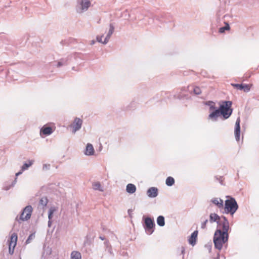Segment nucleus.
<instances>
[{"mask_svg": "<svg viewBox=\"0 0 259 259\" xmlns=\"http://www.w3.org/2000/svg\"><path fill=\"white\" fill-rule=\"evenodd\" d=\"M232 102L230 101H223L220 105L219 108L211 111L208 116V119L212 121H217L218 117L222 116L224 119H227L230 117L233 112L231 108Z\"/></svg>", "mask_w": 259, "mask_h": 259, "instance_id": "obj_1", "label": "nucleus"}, {"mask_svg": "<svg viewBox=\"0 0 259 259\" xmlns=\"http://www.w3.org/2000/svg\"><path fill=\"white\" fill-rule=\"evenodd\" d=\"M228 231L217 229L213 238L215 248L221 250L223 244L228 242Z\"/></svg>", "mask_w": 259, "mask_h": 259, "instance_id": "obj_2", "label": "nucleus"}, {"mask_svg": "<svg viewBox=\"0 0 259 259\" xmlns=\"http://www.w3.org/2000/svg\"><path fill=\"white\" fill-rule=\"evenodd\" d=\"M227 197L229 199L225 201V213L233 215L237 210L238 205L234 198L230 196H227Z\"/></svg>", "mask_w": 259, "mask_h": 259, "instance_id": "obj_3", "label": "nucleus"}, {"mask_svg": "<svg viewBox=\"0 0 259 259\" xmlns=\"http://www.w3.org/2000/svg\"><path fill=\"white\" fill-rule=\"evenodd\" d=\"M143 226L147 234L151 235L154 231L155 226L154 219L144 215L142 218Z\"/></svg>", "mask_w": 259, "mask_h": 259, "instance_id": "obj_4", "label": "nucleus"}, {"mask_svg": "<svg viewBox=\"0 0 259 259\" xmlns=\"http://www.w3.org/2000/svg\"><path fill=\"white\" fill-rule=\"evenodd\" d=\"M33 208L31 205H27L23 208L19 217L18 216L16 218L15 221L19 223H21L23 221L28 220L32 214Z\"/></svg>", "mask_w": 259, "mask_h": 259, "instance_id": "obj_5", "label": "nucleus"}, {"mask_svg": "<svg viewBox=\"0 0 259 259\" xmlns=\"http://www.w3.org/2000/svg\"><path fill=\"white\" fill-rule=\"evenodd\" d=\"M76 7V12L79 13L87 11L91 5L89 0H77Z\"/></svg>", "mask_w": 259, "mask_h": 259, "instance_id": "obj_6", "label": "nucleus"}, {"mask_svg": "<svg viewBox=\"0 0 259 259\" xmlns=\"http://www.w3.org/2000/svg\"><path fill=\"white\" fill-rule=\"evenodd\" d=\"M231 85L237 90L243 91L244 92L247 93L250 90V88L252 84L244 83H231Z\"/></svg>", "mask_w": 259, "mask_h": 259, "instance_id": "obj_7", "label": "nucleus"}, {"mask_svg": "<svg viewBox=\"0 0 259 259\" xmlns=\"http://www.w3.org/2000/svg\"><path fill=\"white\" fill-rule=\"evenodd\" d=\"M240 117H238L235 123V131H234V134H235V137L236 140L237 141H239L240 140Z\"/></svg>", "mask_w": 259, "mask_h": 259, "instance_id": "obj_8", "label": "nucleus"}, {"mask_svg": "<svg viewBox=\"0 0 259 259\" xmlns=\"http://www.w3.org/2000/svg\"><path fill=\"white\" fill-rule=\"evenodd\" d=\"M82 124V120L79 118H75L74 121L72 124V132L75 133L77 131L80 129Z\"/></svg>", "mask_w": 259, "mask_h": 259, "instance_id": "obj_9", "label": "nucleus"}, {"mask_svg": "<svg viewBox=\"0 0 259 259\" xmlns=\"http://www.w3.org/2000/svg\"><path fill=\"white\" fill-rule=\"evenodd\" d=\"M221 217L219 226L222 227V230L229 231L230 229L229 223L227 218L224 215Z\"/></svg>", "mask_w": 259, "mask_h": 259, "instance_id": "obj_10", "label": "nucleus"}, {"mask_svg": "<svg viewBox=\"0 0 259 259\" xmlns=\"http://www.w3.org/2000/svg\"><path fill=\"white\" fill-rule=\"evenodd\" d=\"M198 234V230H195L191 234L190 236L188 238V242L192 246H195L196 244Z\"/></svg>", "mask_w": 259, "mask_h": 259, "instance_id": "obj_11", "label": "nucleus"}, {"mask_svg": "<svg viewBox=\"0 0 259 259\" xmlns=\"http://www.w3.org/2000/svg\"><path fill=\"white\" fill-rule=\"evenodd\" d=\"M158 194V190L156 187H152L147 191V195L150 198H155Z\"/></svg>", "mask_w": 259, "mask_h": 259, "instance_id": "obj_12", "label": "nucleus"}, {"mask_svg": "<svg viewBox=\"0 0 259 259\" xmlns=\"http://www.w3.org/2000/svg\"><path fill=\"white\" fill-rule=\"evenodd\" d=\"M53 132V130L52 127L47 125H44L40 131V134H43L45 136H49L52 134Z\"/></svg>", "mask_w": 259, "mask_h": 259, "instance_id": "obj_13", "label": "nucleus"}, {"mask_svg": "<svg viewBox=\"0 0 259 259\" xmlns=\"http://www.w3.org/2000/svg\"><path fill=\"white\" fill-rule=\"evenodd\" d=\"M114 25L112 23H110L109 25V30L105 38L104 39V40L103 41V44H106L109 41L111 36L114 32Z\"/></svg>", "mask_w": 259, "mask_h": 259, "instance_id": "obj_14", "label": "nucleus"}, {"mask_svg": "<svg viewBox=\"0 0 259 259\" xmlns=\"http://www.w3.org/2000/svg\"><path fill=\"white\" fill-rule=\"evenodd\" d=\"M221 217L217 213H211L209 215V222L211 223L216 222L218 226L220 225Z\"/></svg>", "mask_w": 259, "mask_h": 259, "instance_id": "obj_15", "label": "nucleus"}, {"mask_svg": "<svg viewBox=\"0 0 259 259\" xmlns=\"http://www.w3.org/2000/svg\"><path fill=\"white\" fill-rule=\"evenodd\" d=\"M95 152L94 148L91 144L88 143L85 148L84 154L86 155H93Z\"/></svg>", "mask_w": 259, "mask_h": 259, "instance_id": "obj_16", "label": "nucleus"}, {"mask_svg": "<svg viewBox=\"0 0 259 259\" xmlns=\"http://www.w3.org/2000/svg\"><path fill=\"white\" fill-rule=\"evenodd\" d=\"M211 202L217 205L218 208H223L224 206V201L221 198H215L211 200Z\"/></svg>", "mask_w": 259, "mask_h": 259, "instance_id": "obj_17", "label": "nucleus"}, {"mask_svg": "<svg viewBox=\"0 0 259 259\" xmlns=\"http://www.w3.org/2000/svg\"><path fill=\"white\" fill-rule=\"evenodd\" d=\"M18 236L16 233H13L10 237V239L8 240L9 244L14 245L16 246Z\"/></svg>", "mask_w": 259, "mask_h": 259, "instance_id": "obj_18", "label": "nucleus"}, {"mask_svg": "<svg viewBox=\"0 0 259 259\" xmlns=\"http://www.w3.org/2000/svg\"><path fill=\"white\" fill-rule=\"evenodd\" d=\"M126 191L129 194H133L136 191V187L133 184H128L126 187Z\"/></svg>", "mask_w": 259, "mask_h": 259, "instance_id": "obj_19", "label": "nucleus"}, {"mask_svg": "<svg viewBox=\"0 0 259 259\" xmlns=\"http://www.w3.org/2000/svg\"><path fill=\"white\" fill-rule=\"evenodd\" d=\"M48 203V199L46 196L42 197L39 201V206H41L42 208L46 206Z\"/></svg>", "mask_w": 259, "mask_h": 259, "instance_id": "obj_20", "label": "nucleus"}, {"mask_svg": "<svg viewBox=\"0 0 259 259\" xmlns=\"http://www.w3.org/2000/svg\"><path fill=\"white\" fill-rule=\"evenodd\" d=\"M157 225L160 227H163L165 225V219L163 215H159L156 220Z\"/></svg>", "mask_w": 259, "mask_h": 259, "instance_id": "obj_21", "label": "nucleus"}, {"mask_svg": "<svg viewBox=\"0 0 259 259\" xmlns=\"http://www.w3.org/2000/svg\"><path fill=\"white\" fill-rule=\"evenodd\" d=\"M69 57L66 58H62L58 62L56 65L57 67H60L63 65H66L67 64L68 60Z\"/></svg>", "mask_w": 259, "mask_h": 259, "instance_id": "obj_22", "label": "nucleus"}, {"mask_svg": "<svg viewBox=\"0 0 259 259\" xmlns=\"http://www.w3.org/2000/svg\"><path fill=\"white\" fill-rule=\"evenodd\" d=\"M71 259H81V253L77 251H73L71 253Z\"/></svg>", "mask_w": 259, "mask_h": 259, "instance_id": "obj_23", "label": "nucleus"}, {"mask_svg": "<svg viewBox=\"0 0 259 259\" xmlns=\"http://www.w3.org/2000/svg\"><path fill=\"white\" fill-rule=\"evenodd\" d=\"M205 104L206 106H208L209 107V110L210 111H213L216 109H218V108L215 106V103L213 101H209L205 102Z\"/></svg>", "mask_w": 259, "mask_h": 259, "instance_id": "obj_24", "label": "nucleus"}, {"mask_svg": "<svg viewBox=\"0 0 259 259\" xmlns=\"http://www.w3.org/2000/svg\"><path fill=\"white\" fill-rule=\"evenodd\" d=\"M165 184L167 186H172L175 184V179L171 177H168L166 179Z\"/></svg>", "mask_w": 259, "mask_h": 259, "instance_id": "obj_25", "label": "nucleus"}, {"mask_svg": "<svg viewBox=\"0 0 259 259\" xmlns=\"http://www.w3.org/2000/svg\"><path fill=\"white\" fill-rule=\"evenodd\" d=\"M225 26L219 28V32L220 33H223L225 32L226 30H228L230 29V27L228 22H225Z\"/></svg>", "mask_w": 259, "mask_h": 259, "instance_id": "obj_26", "label": "nucleus"}, {"mask_svg": "<svg viewBox=\"0 0 259 259\" xmlns=\"http://www.w3.org/2000/svg\"><path fill=\"white\" fill-rule=\"evenodd\" d=\"M93 188L95 190H99L100 191H103L102 187L100 182H97L93 184Z\"/></svg>", "mask_w": 259, "mask_h": 259, "instance_id": "obj_27", "label": "nucleus"}, {"mask_svg": "<svg viewBox=\"0 0 259 259\" xmlns=\"http://www.w3.org/2000/svg\"><path fill=\"white\" fill-rule=\"evenodd\" d=\"M33 163V160H29L28 163L25 162L21 167V170L24 171L27 169Z\"/></svg>", "mask_w": 259, "mask_h": 259, "instance_id": "obj_28", "label": "nucleus"}, {"mask_svg": "<svg viewBox=\"0 0 259 259\" xmlns=\"http://www.w3.org/2000/svg\"><path fill=\"white\" fill-rule=\"evenodd\" d=\"M192 91L195 95H199L201 94V90L198 87H192Z\"/></svg>", "mask_w": 259, "mask_h": 259, "instance_id": "obj_29", "label": "nucleus"}, {"mask_svg": "<svg viewBox=\"0 0 259 259\" xmlns=\"http://www.w3.org/2000/svg\"><path fill=\"white\" fill-rule=\"evenodd\" d=\"M223 176H214V179L216 181H219V183H220L221 185H224V183H223Z\"/></svg>", "mask_w": 259, "mask_h": 259, "instance_id": "obj_30", "label": "nucleus"}, {"mask_svg": "<svg viewBox=\"0 0 259 259\" xmlns=\"http://www.w3.org/2000/svg\"><path fill=\"white\" fill-rule=\"evenodd\" d=\"M223 176H214V179L216 181H219V183H220L221 185H224V183H223Z\"/></svg>", "mask_w": 259, "mask_h": 259, "instance_id": "obj_31", "label": "nucleus"}, {"mask_svg": "<svg viewBox=\"0 0 259 259\" xmlns=\"http://www.w3.org/2000/svg\"><path fill=\"white\" fill-rule=\"evenodd\" d=\"M34 237H35V234H34L32 233V234H30L29 235L28 237L27 238V240H26L25 243L26 244H29V243H30L31 240L34 239Z\"/></svg>", "mask_w": 259, "mask_h": 259, "instance_id": "obj_32", "label": "nucleus"}, {"mask_svg": "<svg viewBox=\"0 0 259 259\" xmlns=\"http://www.w3.org/2000/svg\"><path fill=\"white\" fill-rule=\"evenodd\" d=\"M16 246H14V245L9 244V253L11 255L14 254V249Z\"/></svg>", "mask_w": 259, "mask_h": 259, "instance_id": "obj_33", "label": "nucleus"}, {"mask_svg": "<svg viewBox=\"0 0 259 259\" xmlns=\"http://www.w3.org/2000/svg\"><path fill=\"white\" fill-rule=\"evenodd\" d=\"M208 222V220L205 219L201 223V228L202 229H205L206 228V224Z\"/></svg>", "mask_w": 259, "mask_h": 259, "instance_id": "obj_34", "label": "nucleus"}, {"mask_svg": "<svg viewBox=\"0 0 259 259\" xmlns=\"http://www.w3.org/2000/svg\"><path fill=\"white\" fill-rule=\"evenodd\" d=\"M103 36H104L103 34L101 36H99V35L97 36V37H96L97 41H98L99 42L103 44V41H102V37H103Z\"/></svg>", "mask_w": 259, "mask_h": 259, "instance_id": "obj_35", "label": "nucleus"}, {"mask_svg": "<svg viewBox=\"0 0 259 259\" xmlns=\"http://www.w3.org/2000/svg\"><path fill=\"white\" fill-rule=\"evenodd\" d=\"M105 246H106V248H108L111 245L109 244V242L108 240H106L104 243Z\"/></svg>", "mask_w": 259, "mask_h": 259, "instance_id": "obj_36", "label": "nucleus"}, {"mask_svg": "<svg viewBox=\"0 0 259 259\" xmlns=\"http://www.w3.org/2000/svg\"><path fill=\"white\" fill-rule=\"evenodd\" d=\"M128 212V214L129 215V217L132 218L133 217V215H132V212H133V210L132 209H129L127 211Z\"/></svg>", "mask_w": 259, "mask_h": 259, "instance_id": "obj_37", "label": "nucleus"}, {"mask_svg": "<svg viewBox=\"0 0 259 259\" xmlns=\"http://www.w3.org/2000/svg\"><path fill=\"white\" fill-rule=\"evenodd\" d=\"M50 165H47L46 164L43 165V169H49L50 168Z\"/></svg>", "mask_w": 259, "mask_h": 259, "instance_id": "obj_38", "label": "nucleus"}, {"mask_svg": "<svg viewBox=\"0 0 259 259\" xmlns=\"http://www.w3.org/2000/svg\"><path fill=\"white\" fill-rule=\"evenodd\" d=\"M185 251V248L184 246L181 247V254L183 255V257H184V253Z\"/></svg>", "mask_w": 259, "mask_h": 259, "instance_id": "obj_39", "label": "nucleus"}, {"mask_svg": "<svg viewBox=\"0 0 259 259\" xmlns=\"http://www.w3.org/2000/svg\"><path fill=\"white\" fill-rule=\"evenodd\" d=\"M107 249H108V251L110 254H112L113 253L112 251L111 246H110L109 247H108V248Z\"/></svg>", "mask_w": 259, "mask_h": 259, "instance_id": "obj_40", "label": "nucleus"}, {"mask_svg": "<svg viewBox=\"0 0 259 259\" xmlns=\"http://www.w3.org/2000/svg\"><path fill=\"white\" fill-rule=\"evenodd\" d=\"M60 44L62 45V46H64V45H66L67 44V42L66 40H62L61 42H60Z\"/></svg>", "mask_w": 259, "mask_h": 259, "instance_id": "obj_41", "label": "nucleus"}, {"mask_svg": "<svg viewBox=\"0 0 259 259\" xmlns=\"http://www.w3.org/2000/svg\"><path fill=\"white\" fill-rule=\"evenodd\" d=\"M23 171H22V170H21L20 171H19L18 172H17V173H16V177H17V176H18L19 175H21V174L22 173V172H23Z\"/></svg>", "mask_w": 259, "mask_h": 259, "instance_id": "obj_42", "label": "nucleus"}, {"mask_svg": "<svg viewBox=\"0 0 259 259\" xmlns=\"http://www.w3.org/2000/svg\"><path fill=\"white\" fill-rule=\"evenodd\" d=\"M51 225H52V221H51V220H49L48 224V227H51Z\"/></svg>", "mask_w": 259, "mask_h": 259, "instance_id": "obj_43", "label": "nucleus"}, {"mask_svg": "<svg viewBox=\"0 0 259 259\" xmlns=\"http://www.w3.org/2000/svg\"><path fill=\"white\" fill-rule=\"evenodd\" d=\"M99 238L100 239H101L102 240H105L106 239L105 237L104 236H100Z\"/></svg>", "mask_w": 259, "mask_h": 259, "instance_id": "obj_44", "label": "nucleus"}, {"mask_svg": "<svg viewBox=\"0 0 259 259\" xmlns=\"http://www.w3.org/2000/svg\"><path fill=\"white\" fill-rule=\"evenodd\" d=\"M219 258H220V254H219V253H218L217 256L213 257V259H219Z\"/></svg>", "mask_w": 259, "mask_h": 259, "instance_id": "obj_45", "label": "nucleus"}, {"mask_svg": "<svg viewBox=\"0 0 259 259\" xmlns=\"http://www.w3.org/2000/svg\"><path fill=\"white\" fill-rule=\"evenodd\" d=\"M53 210L50 209L49 210L48 214H51V215H53Z\"/></svg>", "mask_w": 259, "mask_h": 259, "instance_id": "obj_46", "label": "nucleus"}, {"mask_svg": "<svg viewBox=\"0 0 259 259\" xmlns=\"http://www.w3.org/2000/svg\"><path fill=\"white\" fill-rule=\"evenodd\" d=\"M53 215L51 214H48V218L49 220H51L52 218Z\"/></svg>", "mask_w": 259, "mask_h": 259, "instance_id": "obj_47", "label": "nucleus"}, {"mask_svg": "<svg viewBox=\"0 0 259 259\" xmlns=\"http://www.w3.org/2000/svg\"><path fill=\"white\" fill-rule=\"evenodd\" d=\"M95 42V41L94 40H92L91 45L94 44Z\"/></svg>", "mask_w": 259, "mask_h": 259, "instance_id": "obj_48", "label": "nucleus"}, {"mask_svg": "<svg viewBox=\"0 0 259 259\" xmlns=\"http://www.w3.org/2000/svg\"><path fill=\"white\" fill-rule=\"evenodd\" d=\"M156 20H159V18H158V17H156Z\"/></svg>", "mask_w": 259, "mask_h": 259, "instance_id": "obj_49", "label": "nucleus"}]
</instances>
